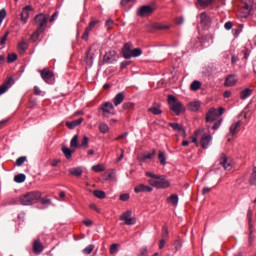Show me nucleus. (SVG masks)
<instances>
[{
  "mask_svg": "<svg viewBox=\"0 0 256 256\" xmlns=\"http://www.w3.org/2000/svg\"><path fill=\"white\" fill-rule=\"evenodd\" d=\"M168 105L170 106V111H173L175 115H181V113H185V106L183 103L177 99V97L173 95H168Z\"/></svg>",
  "mask_w": 256,
  "mask_h": 256,
  "instance_id": "1",
  "label": "nucleus"
},
{
  "mask_svg": "<svg viewBox=\"0 0 256 256\" xmlns=\"http://www.w3.org/2000/svg\"><path fill=\"white\" fill-rule=\"evenodd\" d=\"M41 199V192L33 191L28 192L20 197L21 205H33Z\"/></svg>",
  "mask_w": 256,
  "mask_h": 256,
  "instance_id": "2",
  "label": "nucleus"
},
{
  "mask_svg": "<svg viewBox=\"0 0 256 256\" xmlns=\"http://www.w3.org/2000/svg\"><path fill=\"white\" fill-rule=\"evenodd\" d=\"M133 212L131 210H127L120 215V221H124L125 225H135L137 223V218L131 217Z\"/></svg>",
  "mask_w": 256,
  "mask_h": 256,
  "instance_id": "3",
  "label": "nucleus"
},
{
  "mask_svg": "<svg viewBox=\"0 0 256 256\" xmlns=\"http://www.w3.org/2000/svg\"><path fill=\"white\" fill-rule=\"evenodd\" d=\"M101 111H103V117H111V115H115V107L111 102H105L100 107Z\"/></svg>",
  "mask_w": 256,
  "mask_h": 256,
  "instance_id": "4",
  "label": "nucleus"
},
{
  "mask_svg": "<svg viewBox=\"0 0 256 256\" xmlns=\"http://www.w3.org/2000/svg\"><path fill=\"white\" fill-rule=\"evenodd\" d=\"M154 12H155L154 7L150 5H144L138 9L137 15L138 17H150V15H153Z\"/></svg>",
  "mask_w": 256,
  "mask_h": 256,
  "instance_id": "5",
  "label": "nucleus"
},
{
  "mask_svg": "<svg viewBox=\"0 0 256 256\" xmlns=\"http://www.w3.org/2000/svg\"><path fill=\"white\" fill-rule=\"evenodd\" d=\"M35 23H38V29L45 31V25H47V16L43 13L38 14L34 18Z\"/></svg>",
  "mask_w": 256,
  "mask_h": 256,
  "instance_id": "6",
  "label": "nucleus"
},
{
  "mask_svg": "<svg viewBox=\"0 0 256 256\" xmlns=\"http://www.w3.org/2000/svg\"><path fill=\"white\" fill-rule=\"evenodd\" d=\"M157 151L155 149H152V152L147 154V152L141 153L137 156V159L140 163H145L147 159H154Z\"/></svg>",
  "mask_w": 256,
  "mask_h": 256,
  "instance_id": "7",
  "label": "nucleus"
},
{
  "mask_svg": "<svg viewBox=\"0 0 256 256\" xmlns=\"http://www.w3.org/2000/svg\"><path fill=\"white\" fill-rule=\"evenodd\" d=\"M218 117L219 114L217 109L211 108L206 114V123H213L214 121H217Z\"/></svg>",
  "mask_w": 256,
  "mask_h": 256,
  "instance_id": "8",
  "label": "nucleus"
},
{
  "mask_svg": "<svg viewBox=\"0 0 256 256\" xmlns=\"http://www.w3.org/2000/svg\"><path fill=\"white\" fill-rule=\"evenodd\" d=\"M119 59L116 51H110L104 55L103 61L104 63H115Z\"/></svg>",
  "mask_w": 256,
  "mask_h": 256,
  "instance_id": "9",
  "label": "nucleus"
},
{
  "mask_svg": "<svg viewBox=\"0 0 256 256\" xmlns=\"http://www.w3.org/2000/svg\"><path fill=\"white\" fill-rule=\"evenodd\" d=\"M158 177L156 178L158 180V189H168V187H171V182L165 176L158 175Z\"/></svg>",
  "mask_w": 256,
  "mask_h": 256,
  "instance_id": "10",
  "label": "nucleus"
},
{
  "mask_svg": "<svg viewBox=\"0 0 256 256\" xmlns=\"http://www.w3.org/2000/svg\"><path fill=\"white\" fill-rule=\"evenodd\" d=\"M97 23H99V20H92L88 27L85 29L83 35H82V39L84 41H87L89 39V33H91L92 29L97 25Z\"/></svg>",
  "mask_w": 256,
  "mask_h": 256,
  "instance_id": "11",
  "label": "nucleus"
},
{
  "mask_svg": "<svg viewBox=\"0 0 256 256\" xmlns=\"http://www.w3.org/2000/svg\"><path fill=\"white\" fill-rule=\"evenodd\" d=\"M213 140V136H211L210 134H204L202 135L201 139H200V145L203 149H208L209 147V143H211V141Z\"/></svg>",
  "mask_w": 256,
  "mask_h": 256,
  "instance_id": "12",
  "label": "nucleus"
},
{
  "mask_svg": "<svg viewBox=\"0 0 256 256\" xmlns=\"http://www.w3.org/2000/svg\"><path fill=\"white\" fill-rule=\"evenodd\" d=\"M133 48V44L131 43H126L124 44L123 48H122V55L124 57V59H131V50Z\"/></svg>",
  "mask_w": 256,
  "mask_h": 256,
  "instance_id": "13",
  "label": "nucleus"
},
{
  "mask_svg": "<svg viewBox=\"0 0 256 256\" xmlns=\"http://www.w3.org/2000/svg\"><path fill=\"white\" fill-rule=\"evenodd\" d=\"M29 11H33V7L27 5L22 9V12L20 14V19L22 22L27 23V20L29 19Z\"/></svg>",
  "mask_w": 256,
  "mask_h": 256,
  "instance_id": "14",
  "label": "nucleus"
},
{
  "mask_svg": "<svg viewBox=\"0 0 256 256\" xmlns=\"http://www.w3.org/2000/svg\"><path fill=\"white\" fill-rule=\"evenodd\" d=\"M200 25H203V27H209V25H211V17H209L207 12H202L200 14Z\"/></svg>",
  "mask_w": 256,
  "mask_h": 256,
  "instance_id": "15",
  "label": "nucleus"
},
{
  "mask_svg": "<svg viewBox=\"0 0 256 256\" xmlns=\"http://www.w3.org/2000/svg\"><path fill=\"white\" fill-rule=\"evenodd\" d=\"M220 165H222L225 171H231V163H229V160L227 159V155H225V153H222L220 155Z\"/></svg>",
  "mask_w": 256,
  "mask_h": 256,
  "instance_id": "16",
  "label": "nucleus"
},
{
  "mask_svg": "<svg viewBox=\"0 0 256 256\" xmlns=\"http://www.w3.org/2000/svg\"><path fill=\"white\" fill-rule=\"evenodd\" d=\"M237 84V77L235 74H230L225 78V87H233Z\"/></svg>",
  "mask_w": 256,
  "mask_h": 256,
  "instance_id": "17",
  "label": "nucleus"
},
{
  "mask_svg": "<svg viewBox=\"0 0 256 256\" xmlns=\"http://www.w3.org/2000/svg\"><path fill=\"white\" fill-rule=\"evenodd\" d=\"M134 191L135 193H151V191H153V188L145 184H139L134 188Z\"/></svg>",
  "mask_w": 256,
  "mask_h": 256,
  "instance_id": "18",
  "label": "nucleus"
},
{
  "mask_svg": "<svg viewBox=\"0 0 256 256\" xmlns=\"http://www.w3.org/2000/svg\"><path fill=\"white\" fill-rule=\"evenodd\" d=\"M123 101H125V92L118 93L113 99V103H114L115 107L121 105V103H123Z\"/></svg>",
  "mask_w": 256,
  "mask_h": 256,
  "instance_id": "19",
  "label": "nucleus"
},
{
  "mask_svg": "<svg viewBox=\"0 0 256 256\" xmlns=\"http://www.w3.org/2000/svg\"><path fill=\"white\" fill-rule=\"evenodd\" d=\"M41 77L46 81V83H49V81H51V79L53 78V72L47 69H43L41 71Z\"/></svg>",
  "mask_w": 256,
  "mask_h": 256,
  "instance_id": "20",
  "label": "nucleus"
},
{
  "mask_svg": "<svg viewBox=\"0 0 256 256\" xmlns=\"http://www.w3.org/2000/svg\"><path fill=\"white\" fill-rule=\"evenodd\" d=\"M167 203H170V205H173V207H177L179 203V196L177 194H171L167 199Z\"/></svg>",
  "mask_w": 256,
  "mask_h": 256,
  "instance_id": "21",
  "label": "nucleus"
},
{
  "mask_svg": "<svg viewBox=\"0 0 256 256\" xmlns=\"http://www.w3.org/2000/svg\"><path fill=\"white\" fill-rule=\"evenodd\" d=\"M43 244L41 243L40 240H35L33 243V252L36 253L37 255L39 253L43 252Z\"/></svg>",
  "mask_w": 256,
  "mask_h": 256,
  "instance_id": "22",
  "label": "nucleus"
},
{
  "mask_svg": "<svg viewBox=\"0 0 256 256\" xmlns=\"http://www.w3.org/2000/svg\"><path fill=\"white\" fill-rule=\"evenodd\" d=\"M61 151L66 159H71V157H73V153H75V149H70L67 146H62Z\"/></svg>",
  "mask_w": 256,
  "mask_h": 256,
  "instance_id": "23",
  "label": "nucleus"
},
{
  "mask_svg": "<svg viewBox=\"0 0 256 256\" xmlns=\"http://www.w3.org/2000/svg\"><path fill=\"white\" fill-rule=\"evenodd\" d=\"M83 121H84L83 118H79L72 122H66V127H68V129H75V127H79V125H81Z\"/></svg>",
  "mask_w": 256,
  "mask_h": 256,
  "instance_id": "24",
  "label": "nucleus"
},
{
  "mask_svg": "<svg viewBox=\"0 0 256 256\" xmlns=\"http://www.w3.org/2000/svg\"><path fill=\"white\" fill-rule=\"evenodd\" d=\"M243 121L241 120H238L237 122L233 123L231 126H230V132H229V135H235L237 133V130L239 129V127H241Z\"/></svg>",
  "mask_w": 256,
  "mask_h": 256,
  "instance_id": "25",
  "label": "nucleus"
},
{
  "mask_svg": "<svg viewBox=\"0 0 256 256\" xmlns=\"http://www.w3.org/2000/svg\"><path fill=\"white\" fill-rule=\"evenodd\" d=\"M251 93H253V90L251 88H246L240 92V98L242 99V101H245L247 97H251Z\"/></svg>",
  "mask_w": 256,
  "mask_h": 256,
  "instance_id": "26",
  "label": "nucleus"
},
{
  "mask_svg": "<svg viewBox=\"0 0 256 256\" xmlns=\"http://www.w3.org/2000/svg\"><path fill=\"white\" fill-rule=\"evenodd\" d=\"M157 106H152L148 109L149 113H152L153 115H161V113H163V111H161V109H159V107H161V104L157 103Z\"/></svg>",
  "mask_w": 256,
  "mask_h": 256,
  "instance_id": "27",
  "label": "nucleus"
},
{
  "mask_svg": "<svg viewBox=\"0 0 256 256\" xmlns=\"http://www.w3.org/2000/svg\"><path fill=\"white\" fill-rule=\"evenodd\" d=\"M69 174L73 175L74 177H81V175H83V170L81 167L72 168L69 170Z\"/></svg>",
  "mask_w": 256,
  "mask_h": 256,
  "instance_id": "28",
  "label": "nucleus"
},
{
  "mask_svg": "<svg viewBox=\"0 0 256 256\" xmlns=\"http://www.w3.org/2000/svg\"><path fill=\"white\" fill-rule=\"evenodd\" d=\"M70 147L72 149H79V135H74L70 141Z\"/></svg>",
  "mask_w": 256,
  "mask_h": 256,
  "instance_id": "29",
  "label": "nucleus"
},
{
  "mask_svg": "<svg viewBox=\"0 0 256 256\" xmlns=\"http://www.w3.org/2000/svg\"><path fill=\"white\" fill-rule=\"evenodd\" d=\"M79 149H89V137L83 136L81 143L79 144Z\"/></svg>",
  "mask_w": 256,
  "mask_h": 256,
  "instance_id": "30",
  "label": "nucleus"
},
{
  "mask_svg": "<svg viewBox=\"0 0 256 256\" xmlns=\"http://www.w3.org/2000/svg\"><path fill=\"white\" fill-rule=\"evenodd\" d=\"M203 131V129H198L192 135V143H195L196 147H199V141L197 140V137H199L200 133H203Z\"/></svg>",
  "mask_w": 256,
  "mask_h": 256,
  "instance_id": "31",
  "label": "nucleus"
},
{
  "mask_svg": "<svg viewBox=\"0 0 256 256\" xmlns=\"http://www.w3.org/2000/svg\"><path fill=\"white\" fill-rule=\"evenodd\" d=\"M93 195L97 199H105V197H107V194L103 190H94Z\"/></svg>",
  "mask_w": 256,
  "mask_h": 256,
  "instance_id": "32",
  "label": "nucleus"
},
{
  "mask_svg": "<svg viewBox=\"0 0 256 256\" xmlns=\"http://www.w3.org/2000/svg\"><path fill=\"white\" fill-rule=\"evenodd\" d=\"M158 160L160 161V164L167 165V157L165 156V152L159 151Z\"/></svg>",
  "mask_w": 256,
  "mask_h": 256,
  "instance_id": "33",
  "label": "nucleus"
},
{
  "mask_svg": "<svg viewBox=\"0 0 256 256\" xmlns=\"http://www.w3.org/2000/svg\"><path fill=\"white\" fill-rule=\"evenodd\" d=\"M169 127H172V129L174 131H178L179 133H181V131H183V126H181V124L179 123H175V122H170Z\"/></svg>",
  "mask_w": 256,
  "mask_h": 256,
  "instance_id": "34",
  "label": "nucleus"
},
{
  "mask_svg": "<svg viewBox=\"0 0 256 256\" xmlns=\"http://www.w3.org/2000/svg\"><path fill=\"white\" fill-rule=\"evenodd\" d=\"M189 109L193 112H196L198 109H201V103L200 102H190Z\"/></svg>",
  "mask_w": 256,
  "mask_h": 256,
  "instance_id": "35",
  "label": "nucleus"
},
{
  "mask_svg": "<svg viewBox=\"0 0 256 256\" xmlns=\"http://www.w3.org/2000/svg\"><path fill=\"white\" fill-rule=\"evenodd\" d=\"M28 47H29V44H27V42H25L24 40H22L18 43V49L20 51H22V53H25V51H27Z\"/></svg>",
  "mask_w": 256,
  "mask_h": 256,
  "instance_id": "36",
  "label": "nucleus"
},
{
  "mask_svg": "<svg viewBox=\"0 0 256 256\" xmlns=\"http://www.w3.org/2000/svg\"><path fill=\"white\" fill-rule=\"evenodd\" d=\"M94 54H91V49L86 52V62L88 65H93Z\"/></svg>",
  "mask_w": 256,
  "mask_h": 256,
  "instance_id": "37",
  "label": "nucleus"
},
{
  "mask_svg": "<svg viewBox=\"0 0 256 256\" xmlns=\"http://www.w3.org/2000/svg\"><path fill=\"white\" fill-rule=\"evenodd\" d=\"M43 33V30L37 28L36 31L31 35L30 39L31 41L35 42L37 39H39V36Z\"/></svg>",
  "mask_w": 256,
  "mask_h": 256,
  "instance_id": "38",
  "label": "nucleus"
},
{
  "mask_svg": "<svg viewBox=\"0 0 256 256\" xmlns=\"http://www.w3.org/2000/svg\"><path fill=\"white\" fill-rule=\"evenodd\" d=\"M190 89L191 91H199V89H201V83L197 80L193 81L190 85Z\"/></svg>",
  "mask_w": 256,
  "mask_h": 256,
  "instance_id": "39",
  "label": "nucleus"
},
{
  "mask_svg": "<svg viewBox=\"0 0 256 256\" xmlns=\"http://www.w3.org/2000/svg\"><path fill=\"white\" fill-rule=\"evenodd\" d=\"M215 0H197L200 7H209V5H212Z\"/></svg>",
  "mask_w": 256,
  "mask_h": 256,
  "instance_id": "40",
  "label": "nucleus"
},
{
  "mask_svg": "<svg viewBox=\"0 0 256 256\" xmlns=\"http://www.w3.org/2000/svg\"><path fill=\"white\" fill-rule=\"evenodd\" d=\"M25 179H27V176H25V174H18L16 176H14V181L16 183H23V182H25Z\"/></svg>",
  "mask_w": 256,
  "mask_h": 256,
  "instance_id": "41",
  "label": "nucleus"
},
{
  "mask_svg": "<svg viewBox=\"0 0 256 256\" xmlns=\"http://www.w3.org/2000/svg\"><path fill=\"white\" fill-rule=\"evenodd\" d=\"M92 171H95V173H101L105 171V166L103 164L94 165L92 166Z\"/></svg>",
  "mask_w": 256,
  "mask_h": 256,
  "instance_id": "42",
  "label": "nucleus"
},
{
  "mask_svg": "<svg viewBox=\"0 0 256 256\" xmlns=\"http://www.w3.org/2000/svg\"><path fill=\"white\" fill-rule=\"evenodd\" d=\"M143 53V50L141 48H134L131 51L130 58L131 57H139Z\"/></svg>",
  "mask_w": 256,
  "mask_h": 256,
  "instance_id": "43",
  "label": "nucleus"
},
{
  "mask_svg": "<svg viewBox=\"0 0 256 256\" xmlns=\"http://www.w3.org/2000/svg\"><path fill=\"white\" fill-rule=\"evenodd\" d=\"M99 131L100 133H109V126L106 123L99 124Z\"/></svg>",
  "mask_w": 256,
  "mask_h": 256,
  "instance_id": "44",
  "label": "nucleus"
},
{
  "mask_svg": "<svg viewBox=\"0 0 256 256\" xmlns=\"http://www.w3.org/2000/svg\"><path fill=\"white\" fill-rule=\"evenodd\" d=\"M249 183L250 185H256V167L253 168Z\"/></svg>",
  "mask_w": 256,
  "mask_h": 256,
  "instance_id": "45",
  "label": "nucleus"
},
{
  "mask_svg": "<svg viewBox=\"0 0 256 256\" xmlns=\"http://www.w3.org/2000/svg\"><path fill=\"white\" fill-rule=\"evenodd\" d=\"M15 61H17V54L16 53L8 54L7 62L8 63H15Z\"/></svg>",
  "mask_w": 256,
  "mask_h": 256,
  "instance_id": "46",
  "label": "nucleus"
},
{
  "mask_svg": "<svg viewBox=\"0 0 256 256\" xmlns=\"http://www.w3.org/2000/svg\"><path fill=\"white\" fill-rule=\"evenodd\" d=\"M93 249H95V245L90 244L83 250V253H85V255H91V253H93Z\"/></svg>",
  "mask_w": 256,
  "mask_h": 256,
  "instance_id": "47",
  "label": "nucleus"
},
{
  "mask_svg": "<svg viewBox=\"0 0 256 256\" xmlns=\"http://www.w3.org/2000/svg\"><path fill=\"white\" fill-rule=\"evenodd\" d=\"M13 83H15V80L13 79V77H8L5 82L3 83V85H5V87H7L9 89V87H11V85H13Z\"/></svg>",
  "mask_w": 256,
  "mask_h": 256,
  "instance_id": "48",
  "label": "nucleus"
},
{
  "mask_svg": "<svg viewBox=\"0 0 256 256\" xmlns=\"http://www.w3.org/2000/svg\"><path fill=\"white\" fill-rule=\"evenodd\" d=\"M119 251V244H112L110 246V255H115Z\"/></svg>",
  "mask_w": 256,
  "mask_h": 256,
  "instance_id": "49",
  "label": "nucleus"
},
{
  "mask_svg": "<svg viewBox=\"0 0 256 256\" xmlns=\"http://www.w3.org/2000/svg\"><path fill=\"white\" fill-rule=\"evenodd\" d=\"M25 161H27V157L25 156H21L16 160V165L17 167H21V165H23V163H25Z\"/></svg>",
  "mask_w": 256,
  "mask_h": 256,
  "instance_id": "50",
  "label": "nucleus"
},
{
  "mask_svg": "<svg viewBox=\"0 0 256 256\" xmlns=\"http://www.w3.org/2000/svg\"><path fill=\"white\" fill-rule=\"evenodd\" d=\"M174 247L176 251H179V249H181V247H183V243L181 242V239H177L174 242Z\"/></svg>",
  "mask_w": 256,
  "mask_h": 256,
  "instance_id": "51",
  "label": "nucleus"
},
{
  "mask_svg": "<svg viewBox=\"0 0 256 256\" xmlns=\"http://www.w3.org/2000/svg\"><path fill=\"white\" fill-rule=\"evenodd\" d=\"M169 237V229L167 226H163L162 228V239H167Z\"/></svg>",
  "mask_w": 256,
  "mask_h": 256,
  "instance_id": "52",
  "label": "nucleus"
},
{
  "mask_svg": "<svg viewBox=\"0 0 256 256\" xmlns=\"http://www.w3.org/2000/svg\"><path fill=\"white\" fill-rule=\"evenodd\" d=\"M7 17V10L5 8L0 10V23H3V20Z\"/></svg>",
  "mask_w": 256,
  "mask_h": 256,
  "instance_id": "53",
  "label": "nucleus"
},
{
  "mask_svg": "<svg viewBox=\"0 0 256 256\" xmlns=\"http://www.w3.org/2000/svg\"><path fill=\"white\" fill-rule=\"evenodd\" d=\"M7 37H9V31H7L2 38H0V45L7 43Z\"/></svg>",
  "mask_w": 256,
  "mask_h": 256,
  "instance_id": "54",
  "label": "nucleus"
},
{
  "mask_svg": "<svg viewBox=\"0 0 256 256\" xmlns=\"http://www.w3.org/2000/svg\"><path fill=\"white\" fill-rule=\"evenodd\" d=\"M135 104H133L132 102H126L123 104V109L127 110V109H133Z\"/></svg>",
  "mask_w": 256,
  "mask_h": 256,
  "instance_id": "55",
  "label": "nucleus"
},
{
  "mask_svg": "<svg viewBox=\"0 0 256 256\" xmlns=\"http://www.w3.org/2000/svg\"><path fill=\"white\" fill-rule=\"evenodd\" d=\"M106 27L108 29H111V27H113V25H115V21L113 19H108L105 23Z\"/></svg>",
  "mask_w": 256,
  "mask_h": 256,
  "instance_id": "56",
  "label": "nucleus"
},
{
  "mask_svg": "<svg viewBox=\"0 0 256 256\" xmlns=\"http://www.w3.org/2000/svg\"><path fill=\"white\" fill-rule=\"evenodd\" d=\"M221 123H223V119L218 120V121L212 126V129H214V131H217V129H219V127H221Z\"/></svg>",
  "mask_w": 256,
  "mask_h": 256,
  "instance_id": "57",
  "label": "nucleus"
},
{
  "mask_svg": "<svg viewBox=\"0 0 256 256\" xmlns=\"http://www.w3.org/2000/svg\"><path fill=\"white\" fill-rule=\"evenodd\" d=\"M89 207H90V209H92L93 211H96V213H101V209H99V208L97 207V204L92 203V204L89 205Z\"/></svg>",
  "mask_w": 256,
  "mask_h": 256,
  "instance_id": "58",
  "label": "nucleus"
},
{
  "mask_svg": "<svg viewBox=\"0 0 256 256\" xmlns=\"http://www.w3.org/2000/svg\"><path fill=\"white\" fill-rule=\"evenodd\" d=\"M129 193L121 194L119 196L120 201H127L129 199Z\"/></svg>",
  "mask_w": 256,
  "mask_h": 256,
  "instance_id": "59",
  "label": "nucleus"
},
{
  "mask_svg": "<svg viewBox=\"0 0 256 256\" xmlns=\"http://www.w3.org/2000/svg\"><path fill=\"white\" fill-rule=\"evenodd\" d=\"M148 183H149V185H151V187H156V189H158V180L156 179V180H148Z\"/></svg>",
  "mask_w": 256,
  "mask_h": 256,
  "instance_id": "60",
  "label": "nucleus"
},
{
  "mask_svg": "<svg viewBox=\"0 0 256 256\" xmlns=\"http://www.w3.org/2000/svg\"><path fill=\"white\" fill-rule=\"evenodd\" d=\"M128 65H131V61H123L120 65V69H126Z\"/></svg>",
  "mask_w": 256,
  "mask_h": 256,
  "instance_id": "61",
  "label": "nucleus"
},
{
  "mask_svg": "<svg viewBox=\"0 0 256 256\" xmlns=\"http://www.w3.org/2000/svg\"><path fill=\"white\" fill-rule=\"evenodd\" d=\"M148 255V249L147 247H144L140 250V254L138 256H147Z\"/></svg>",
  "mask_w": 256,
  "mask_h": 256,
  "instance_id": "62",
  "label": "nucleus"
},
{
  "mask_svg": "<svg viewBox=\"0 0 256 256\" xmlns=\"http://www.w3.org/2000/svg\"><path fill=\"white\" fill-rule=\"evenodd\" d=\"M146 177H151L152 179H159V175H156L152 172H146Z\"/></svg>",
  "mask_w": 256,
  "mask_h": 256,
  "instance_id": "63",
  "label": "nucleus"
},
{
  "mask_svg": "<svg viewBox=\"0 0 256 256\" xmlns=\"http://www.w3.org/2000/svg\"><path fill=\"white\" fill-rule=\"evenodd\" d=\"M183 21H184L183 17H178L175 19L176 25H183Z\"/></svg>",
  "mask_w": 256,
  "mask_h": 256,
  "instance_id": "64",
  "label": "nucleus"
}]
</instances>
